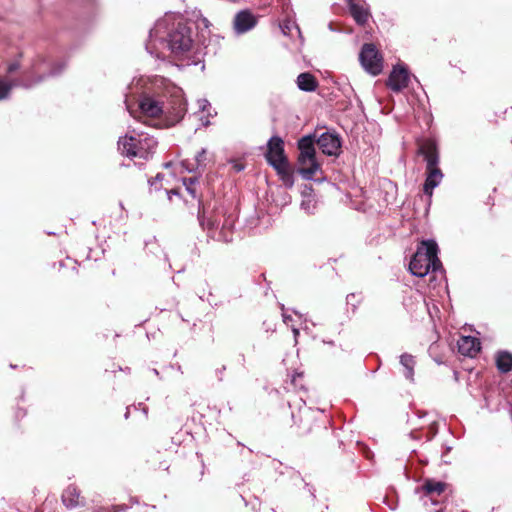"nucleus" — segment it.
Wrapping results in <instances>:
<instances>
[{
	"mask_svg": "<svg viewBox=\"0 0 512 512\" xmlns=\"http://www.w3.org/2000/svg\"><path fill=\"white\" fill-rule=\"evenodd\" d=\"M125 95V104L131 116L137 117L131 106L134 95H139L138 112L144 117L155 118L165 114L171 124L180 121L186 112L182 89L163 77L133 79Z\"/></svg>",
	"mask_w": 512,
	"mask_h": 512,
	"instance_id": "f257e3e1",
	"label": "nucleus"
},
{
	"mask_svg": "<svg viewBox=\"0 0 512 512\" xmlns=\"http://www.w3.org/2000/svg\"><path fill=\"white\" fill-rule=\"evenodd\" d=\"M166 29V21L159 20L150 30L149 39L146 43V50L149 54L157 58H164L166 56L164 50H168L173 56L180 57L191 49L193 44L191 31L185 24L178 23L169 32L168 39L164 40L162 34Z\"/></svg>",
	"mask_w": 512,
	"mask_h": 512,
	"instance_id": "f03ea898",
	"label": "nucleus"
},
{
	"mask_svg": "<svg viewBox=\"0 0 512 512\" xmlns=\"http://www.w3.org/2000/svg\"><path fill=\"white\" fill-rule=\"evenodd\" d=\"M437 254L438 246L434 240L422 241L410 261L409 269L411 273L417 277H424L430 271H440L442 264Z\"/></svg>",
	"mask_w": 512,
	"mask_h": 512,
	"instance_id": "7ed1b4c3",
	"label": "nucleus"
},
{
	"mask_svg": "<svg viewBox=\"0 0 512 512\" xmlns=\"http://www.w3.org/2000/svg\"><path fill=\"white\" fill-rule=\"evenodd\" d=\"M157 141L153 136L147 133H136L135 130L131 134H126L118 141V149L127 157L149 159L155 152Z\"/></svg>",
	"mask_w": 512,
	"mask_h": 512,
	"instance_id": "20e7f679",
	"label": "nucleus"
},
{
	"mask_svg": "<svg viewBox=\"0 0 512 512\" xmlns=\"http://www.w3.org/2000/svg\"><path fill=\"white\" fill-rule=\"evenodd\" d=\"M267 162L275 169L286 187L294 185L293 168L284 153V142L278 136H273L267 143L265 154Z\"/></svg>",
	"mask_w": 512,
	"mask_h": 512,
	"instance_id": "39448f33",
	"label": "nucleus"
},
{
	"mask_svg": "<svg viewBox=\"0 0 512 512\" xmlns=\"http://www.w3.org/2000/svg\"><path fill=\"white\" fill-rule=\"evenodd\" d=\"M418 152L426 161V179L423 192L428 196L429 200H431L434 188H436L443 179V173L438 167L439 155L436 144L432 140H426L420 144Z\"/></svg>",
	"mask_w": 512,
	"mask_h": 512,
	"instance_id": "423d86ee",
	"label": "nucleus"
},
{
	"mask_svg": "<svg viewBox=\"0 0 512 512\" xmlns=\"http://www.w3.org/2000/svg\"><path fill=\"white\" fill-rule=\"evenodd\" d=\"M359 59L362 67L373 76L383 70V58L373 44H364Z\"/></svg>",
	"mask_w": 512,
	"mask_h": 512,
	"instance_id": "0eeeda50",
	"label": "nucleus"
},
{
	"mask_svg": "<svg viewBox=\"0 0 512 512\" xmlns=\"http://www.w3.org/2000/svg\"><path fill=\"white\" fill-rule=\"evenodd\" d=\"M409 79L408 70L402 65H396L389 75L387 86L394 92H400L408 86Z\"/></svg>",
	"mask_w": 512,
	"mask_h": 512,
	"instance_id": "6e6552de",
	"label": "nucleus"
},
{
	"mask_svg": "<svg viewBox=\"0 0 512 512\" xmlns=\"http://www.w3.org/2000/svg\"><path fill=\"white\" fill-rule=\"evenodd\" d=\"M321 151L328 156H337L341 150V141L338 135L330 132L321 134L317 139Z\"/></svg>",
	"mask_w": 512,
	"mask_h": 512,
	"instance_id": "1a4fd4ad",
	"label": "nucleus"
},
{
	"mask_svg": "<svg viewBox=\"0 0 512 512\" xmlns=\"http://www.w3.org/2000/svg\"><path fill=\"white\" fill-rule=\"evenodd\" d=\"M457 345L459 353L471 358L475 357L481 349L479 339L472 336H461L457 341Z\"/></svg>",
	"mask_w": 512,
	"mask_h": 512,
	"instance_id": "9d476101",
	"label": "nucleus"
},
{
	"mask_svg": "<svg viewBox=\"0 0 512 512\" xmlns=\"http://www.w3.org/2000/svg\"><path fill=\"white\" fill-rule=\"evenodd\" d=\"M257 20L248 10L240 11L234 18V28L238 34L245 33L255 27Z\"/></svg>",
	"mask_w": 512,
	"mask_h": 512,
	"instance_id": "9b49d317",
	"label": "nucleus"
},
{
	"mask_svg": "<svg viewBox=\"0 0 512 512\" xmlns=\"http://www.w3.org/2000/svg\"><path fill=\"white\" fill-rule=\"evenodd\" d=\"M347 4L357 24L364 25L368 22L371 15L366 3H359L356 0H347Z\"/></svg>",
	"mask_w": 512,
	"mask_h": 512,
	"instance_id": "f8f14e48",
	"label": "nucleus"
},
{
	"mask_svg": "<svg viewBox=\"0 0 512 512\" xmlns=\"http://www.w3.org/2000/svg\"><path fill=\"white\" fill-rule=\"evenodd\" d=\"M44 78H45V76L41 75L38 77V79H36L34 81L29 82V81L23 80V81L17 82V83L6 81V80L0 78V100L7 98L11 89L14 86H22L24 88H30L33 85L42 81Z\"/></svg>",
	"mask_w": 512,
	"mask_h": 512,
	"instance_id": "ddd939ff",
	"label": "nucleus"
},
{
	"mask_svg": "<svg viewBox=\"0 0 512 512\" xmlns=\"http://www.w3.org/2000/svg\"><path fill=\"white\" fill-rule=\"evenodd\" d=\"M298 149L300 151L298 162L302 160H309V158L316 157L314 148V139L312 136H304L298 141Z\"/></svg>",
	"mask_w": 512,
	"mask_h": 512,
	"instance_id": "4468645a",
	"label": "nucleus"
},
{
	"mask_svg": "<svg viewBox=\"0 0 512 512\" xmlns=\"http://www.w3.org/2000/svg\"><path fill=\"white\" fill-rule=\"evenodd\" d=\"M299 165L298 172L306 180H312L320 170V164L317 162L316 157L302 160L299 162Z\"/></svg>",
	"mask_w": 512,
	"mask_h": 512,
	"instance_id": "2eb2a0df",
	"label": "nucleus"
},
{
	"mask_svg": "<svg viewBox=\"0 0 512 512\" xmlns=\"http://www.w3.org/2000/svg\"><path fill=\"white\" fill-rule=\"evenodd\" d=\"M62 502L68 509H74L83 503L78 489L74 486L65 489L62 494Z\"/></svg>",
	"mask_w": 512,
	"mask_h": 512,
	"instance_id": "dca6fc26",
	"label": "nucleus"
},
{
	"mask_svg": "<svg viewBox=\"0 0 512 512\" xmlns=\"http://www.w3.org/2000/svg\"><path fill=\"white\" fill-rule=\"evenodd\" d=\"M447 484L442 481H437L434 479H426L422 489L427 495H441L446 489Z\"/></svg>",
	"mask_w": 512,
	"mask_h": 512,
	"instance_id": "f3484780",
	"label": "nucleus"
},
{
	"mask_svg": "<svg viewBox=\"0 0 512 512\" xmlns=\"http://www.w3.org/2000/svg\"><path fill=\"white\" fill-rule=\"evenodd\" d=\"M297 86L302 91L312 92L317 88V80L310 73H301L297 77Z\"/></svg>",
	"mask_w": 512,
	"mask_h": 512,
	"instance_id": "a211bd4d",
	"label": "nucleus"
},
{
	"mask_svg": "<svg viewBox=\"0 0 512 512\" xmlns=\"http://www.w3.org/2000/svg\"><path fill=\"white\" fill-rule=\"evenodd\" d=\"M497 368L501 372H509L512 370V354L509 352H499L496 357Z\"/></svg>",
	"mask_w": 512,
	"mask_h": 512,
	"instance_id": "6ab92c4d",
	"label": "nucleus"
},
{
	"mask_svg": "<svg viewBox=\"0 0 512 512\" xmlns=\"http://www.w3.org/2000/svg\"><path fill=\"white\" fill-rule=\"evenodd\" d=\"M400 364L404 368V375L407 379L413 380L414 376V366H415V360L414 357L410 354H402L400 356Z\"/></svg>",
	"mask_w": 512,
	"mask_h": 512,
	"instance_id": "aec40b11",
	"label": "nucleus"
},
{
	"mask_svg": "<svg viewBox=\"0 0 512 512\" xmlns=\"http://www.w3.org/2000/svg\"><path fill=\"white\" fill-rule=\"evenodd\" d=\"M232 225L231 224H223L221 231L218 236V240L229 242L232 240Z\"/></svg>",
	"mask_w": 512,
	"mask_h": 512,
	"instance_id": "412c9836",
	"label": "nucleus"
},
{
	"mask_svg": "<svg viewBox=\"0 0 512 512\" xmlns=\"http://www.w3.org/2000/svg\"><path fill=\"white\" fill-rule=\"evenodd\" d=\"M198 103V108L201 112H207V118L210 117V116H213L212 113L210 112L211 110V104L209 103L208 100L206 99H199L197 101Z\"/></svg>",
	"mask_w": 512,
	"mask_h": 512,
	"instance_id": "4be33fe9",
	"label": "nucleus"
},
{
	"mask_svg": "<svg viewBox=\"0 0 512 512\" xmlns=\"http://www.w3.org/2000/svg\"><path fill=\"white\" fill-rule=\"evenodd\" d=\"M195 160L197 162V165L198 167L199 166H205L206 165V160H207V151L206 149H201V151H199L195 157Z\"/></svg>",
	"mask_w": 512,
	"mask_h": 512,
	"instance_id": "5701e85b",
	"label": "nucleus"
},
{
	"mask_svg": "<svg viewBox=\"0 0 512 512\" xmlns=\"http://www.w3.org/2000/svg\"><path fill=\"white\" fill-rule=\"evenodd\" d=\"M44 66H46V62H45V61H43V60H39L38 62H36V63L32 66L31 73H32V74H37V73H42V72H44V70H45Z\"/></svg>",
	"mask_w": 512,
	"mask_h": 512,
	"instance_id": "b1692460",
	"label": "nucleus"
},
{
	"mask_svg": "<svg viewBox=\"0 0 512 512\" xmlns=\"http://www.w3.org/2000/svg\"><path fill=\"white\" fill-rule=\"evenodd\" d=\"M197 26L198 28H205V29H209L210 27V22L207 18L205 17H200L197 21Z\"/></svg>",
	"mask_w": 512,
	"mask_h": 512,
	"instance_id": "393cba45",
	"label": "nucleus"
},
{
	"mask_svg": "<svg viewBox=\"0 0 512 512\" xmlns=\"http://www.w3.org/2000/svg\"><path fill=\"white\" fill-rule=\"evenodd\" d=\"M200 223L203 227H207L209 230H213L214 228L218 227V223H216L215 221H211V220H208L206 223L203 219H201Z\"/></svg>",
	"mask_w": 512,
	"mask_h": 512,
	"instance_id": "a878e982",
	"label": "nucleus"
},
{
	"mask_svg": "<svg viewBox=\"0 0 512 512\" xmlns=\"http://www.w3.org/2000/svg\"><path fill=\"white\" fill-rule=\"evenodd\" d=\"M195 181H196V180H195L194 178H189L188 180H187V179H185V180H184V184L187 186V190H188V191H189V193H191L192 195H194V194H195V192H194V190H193V189H191V188H190V186H189V185L194 184V183H195Z\"/></svg>",
	"mask_w": 512,
	"mask_h": 512,
	"instance_id": "bb28decb",
	"label": "nucleus"
},
{
	"mask_svg": "<svg viewBox=\"0 0 512 512\" xmlns=\"http://www.w3.org/2000/svg\"><path fill=\"white\" fill-rule=\"evenodd\" d=\"M19 68L18 63H12L8 66V73H13Z\"/></svg>",
	"mask_w": 512,
	"mask_h": 512,
	"instance_id": "cd10ccee",
	"label": "nucleus"
},
{
	"mask_svg": "<svg viewBox=\"0 0 512 512\" xmlns=\"http://www.w3.org/2000/svg\"><path fill=\"white\" fill-rule=\"evenodd\" d=\"M233 169L236 171V172H240L244 169V166L242 164H239V163H234L233 164Z\"/></svg>",
	"mask_w": 512,
	"mask_h": 512,
	"instance_id": "c85d7f7f",
	"label": "nucleus"
},
{
	"mask_svg": "<svg viewBox=\"0 0 512 512\" xmlns=\"http://www.w3.org/2000/svg\"><path fill=\"white\" fill-rule=\"evenodd\" d=\"M282 316H283V321L285 323H288V321L291 320V316L287 315L286 313H283Z\"/></svg>",
	"mask_w": 512,
	"mask_h": 512,
	"instance_id": "c756f323",
	"label": "nucleus"
},
{
	"mask_svg": "<svg viewBox=\"0 0 512 512\" xmlns=\"http://www.w3.org/2000/svg\"><path fill=\"white\" fill-rule=\"evenodd\" d=\"M355 298H356L355 294H349L346 299H347V302L350 303L351 299H355Z\"/></svg>",
	"mask_w": 512,
	"mask_h": 512,
	"instance_id": "7c9ffc66",
	"label": "nucleus"
},
{
	"mask_svg": "<svg viewBox=\"0 0 512 512\" xmlns=\"http://www.w3.org/2000/svg\"><path fill=\"white\" fill-rule=\"evenodd\" d=\"M60 70H61V69H59V70H51V71L49 72V75H56L58 72H60Z\"/></svg>",
	"mask_w": 512,
	"mask_h": 512,
	"instance_id": "2f4dec72",
	"label": "nucleus"
},
{
	"mask_svg": "<svg viewBox=\"0 0 512 512\" xmlns=\"http://www.w3.org/2000/svg\"><path fill=\"white\" fill-rule=\"evenodd\" d=\"M201 120L203 121V124H204V125H208V124H209V120H208V119H206V120L204 121V120H203V117H201Z\"/></svg>",
	"mask_w": 512,
	"mask_h": 512,
	"instance_id": "473e14b6",
	"label": "nucleus"
},
{
	"mask_svg": "<svg viewBox=\"0 0 512 512\" xmlns=\"http://www.w3.org/2000/svg\"><path fill=\"white\" fill-rule=\"evenodd\" d=\"M293 333H294L295 335H297L299 332H298V330H297L296 328H293Z\"/></svg>",
	"mask_w": 512,
	"mask_h": 512,
	"instance_id": "72a5a7b5",
	"label": "nucleus"
},
{
	"mask_svg": "<svg viewBox=\"0 0 512 512\" xmlns=\"http://www.w3.org/2000/svg\"><path fill=\"white\" fill-rule=\"evenodd\" d=\"M161 178H162V176H161L160 174H158V175L156 176V180H160Z\"/></svg>",
	"mask_w": 512,
	"mask_h": 512,
	"instance_id": "f704fd0d",
	"label": "nucleus"
}]
</instances>
